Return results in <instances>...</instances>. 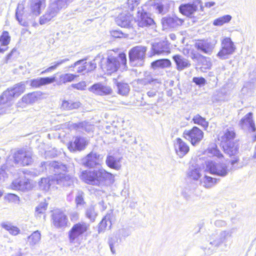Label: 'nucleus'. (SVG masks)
Returning a JSON list of instances; mask_svg holds the SVG:
<instances>
[{"mask_svg": "<svg viewBox=\"0 0 256 256\" xmlns=\"http://www.w3.org/2000/svg\"><path fill=\"white\" fill-rule=\"evenodd\" d=\"M126 55L124 53L117 54L113 50L108 52V57L102 61V68L108 74H112L118 70L119 68L126 69Z\"/></svg>", "mask_w": 256, "mask_h": 256, "instance_id": "nucleus-3", "label": "nucleus"}, {"mask_svg": "<svg viewBox=\"0 0 256 256\" xmlns=\"http://www.w3.org/2000/svg\"><path fill=\"white\" fill-rule=\"evenodd\" d=\"M80 178L86 183L96 186L110 185L114 182V176L104 168L83 171Z\"/></svg>", "mask_w": 256, "mask_h": 256, "instance_id": "nucleus-2", "label": "nucleus"}, {"mask_svg": "<svg viewBox=\"0 0 256 256\" xmlns=\"http://www.w3.org/2000/svg\"><path fill=\"white\" fill-rule=\"evenodd\" d=\"M10 36L7 31H4L0 36V43L1 46H6L10 44Z\"/></svg>", "mask_w": 256, "mask_h": 256, "instance_id": "nucleus-49", "label": "nucleus"}, {"mask_svg": "<svg viewBox=\"0 0 256 256\" xmlns=\"http://www.w3.org/2000/svg\"><path fill=\"white\" fill-rule=\"evenodd\" d=\"M134 22L138 27L143 28L152 26L154 24V20L144 10L143 6L138 8Z\"/></svg>", "mask_w": 256, "mask_h": 256, "instance_id": "nucleus-9", "label": "nucleus"}, {"mask_svg": "<svg viewBox=\"0 0 256 256\" xmlns=\"http://www.w3.org/2000/svg\"><path fill=\"white\" fill-rule=\"evenodd\" d=\"M89 226L88 224L83 222L74 224L69 232L70 242H74L76 238L88 230Z\"/></svg>", "mask_w": 256, "mask_h": 256, "instance_id": "nucleus-12", "label": "nucleus"}, {"mask_svg": "<svg viewBox=\"0 0 256 256\" xmlns=\"http://www.w3.org/2000/svg\"><path fill=\"white\" fill-rule=\"evenodd\" d=\"M86 214V216L92 221H94L96 216V214L93 206H90L87 208Z\"/></svg>", "mask_w": 256, "mask_h": 256, "instance_id": "nucleus-56", "label": "nucleus"}, {"mask_svg": "<svg viewBox=\"0 0 256 256\" xmlns=\"http://www.w3.org/2000/svg\"><path fill=\"white\" fill-rule=\"evenodd\" d=\"M174 148L180 158H183L190 150L188 146L180 138H176L174 141Z\"/></svg>", "mask_w": 256, "mask_h": 256, "instance_id": "nucleus-19", "label": "nucleus"}, {"mask_svg": "<svg viewBox=\"0 0 256 256\" xmlns=\"http://www.w3.org/2000/svg\"><path fill=\"white\" fill-rule=\"evenodd\" d=\"M236 136V132L233 128H230L226 129L223 132L222 135L220 136L218 140L221 141L222 143L225 144L228 142H232V140Z\"/></svg>", "mask_w": 256, "mask_h": 256, "instance_id": "nucleus-31", "label": "nucleus"}, {"mask_svg": "<svg viewBox=\"0 0 256 256\" xmlns=\"http://www.w3.org/2000/svg\"><path fill=\"white\" fill-rule=\"evenodd\" d=\"M120 242L119 238L115 234L109 238L108 244L113 254L116 253V248L118 247Z\"/></svg>", "mask_w": 256, "mask_h": 256, "instance_id": "nucleus-43", "label": "nucleus"}, {"mask_svg": "<svg viewBox=\"0 0 256 256\" xmlns=\"http://www.w3.org/2000/svg\"><path fill=\"white\" fill-rule=\"evenodd\" d=\"M45 6L44 0H32L30 4L32 14L33 16H38L41 10Z\"/></svg>", "mask_w": 256, "mask_h": 256, "instance_id": "nucleus-30", "label": "nucleus"}, {"mask_svg": "<svg viewBox=\"0 0 256 256\" xmlns=\"http://www.w3.org/2000/svg\"><path fill=\"white\" fill-rule=\"evenodd\" d=\"M81 104L79 102L64 100L60 105V108L63 110H72L80 108Z\"/></svg>", "mask_w": 256, "mask_h": 256, "instance_id": "nucleus-37", "label": "nucleus"}, {"mask_svg": "<svg viewBox=\"0 0 256 256\" xmlns=\"http://www.w3.org/2000/svg\"><path fill=\"white\" fill-rule=\"evenodd\" d=\"M113 219V214L111 210L109 213L103 218L99 225V230L102 231L105 230L107 227L110 228L112 221Z\"/></svg>", "mask_w": 256, "mask_h": 256, "instance_id": "nucleus-36", "label": "nucleus"}, {"mask_svg": "<svg viewBox=\"0 0 256 256\" xmlns=\"http://www.w3.org/2000/svg\"><path fill=\"white\" fill-rule=\"evenodd\" d=\"M14 98L10 90L7 89L2 92L0 96V115L10 112Z\"/></svg>", "mask_w": 256, "mask_h": 256, "instance_id": "nucleus-5", "label": "nucleus"}, {"mask_svg": "<svg viewBox=\"0 0 256 256\" xmlns=\"http://www.w3.org/2000/svg\"><path fill=\"white\" fill-rule=\"evenodd\" d=\"M41 96L42 94L40 92H34L26 94L22 97L21 102L19 101L17 103L16 106L18 108H24L25 106H24L23 104H34L40 99Z\"/></svg>", "mask_w": 256, "mask_h": 256, "instance_id": "nucleus-17", "label": "nucleus"}, {"mask_svg": "<svg viewBox=\"0 0 256 256\" xmlns=\"http://www.w3.org/2000/svg\"><path fill=\"white\" fill-rule=\"evenodd\" d=\"M32 154L30 150L22 148L16 150L13 155L16 164L22 166H28L32 162Z\"/></svg>", "mask_w": 256, "mask_h": 256, "instance_id": "nucleus-8", "label": "nucleus"}, {"mask_svg": "<svg viewBox=\"0 0 256 256\" xmlns=\"http://www.w3.org/2000/svg\"><path fill=\"white\" fill-rule=\"evenodd\" d=\"M100 155L95 152L88 154L82 160V164L88 168H94L100 164Z\"/></svg>", "mask_w": 256, "mask_h": 256, "instance_id": "nucleus-21", "label": "nucleus"}, {"mask_svg": "<svg viewBox=\"0 0 256 256\" xmlns=\"http://www.w3.org/2000/svg\"><path fill=\"white\" fill-rule=\"evenodd\" d=\"M75 202L78 208H82L85 202L84 200V192L82 191H78L75 198Z\"/></svg>", "mask_w": 256, "mask_h": 256, "instance_id": "nucleus-50", "label": "nucleus"}, {"mask_svg": "<svg viewBox=\"0 0 256 256\" xmlns=\"http://www.w3.org/2000/svg\"><path fill=\"white\" fill-rule=\"evenodd\" d=\"M78 127L79 128H82V129L84 130L86 132H88L92 130L94 128L93 125H92L88 122H86L80 123L78 125Z\"/></svg>", "mask_w": 256, "mask_h": 256, "instance_id": "nucleus-57", "label": "nucleus"}, {"mask_svg": "<svg viewBox=\"0 0 256 256\" xmlns=\"http://www.w3.org/2000/svg\"><path fill=\"white\" fill-rule=\"evenodd\" d=\"M236 230V228H232L228 230L221 231L218 237L210 242V244L216 248L222 245L225 248H228L230 245L229 242L232 236V234Z\"/></svg>", "mask_w": 256, "mask_h": 256, "instance_id": "nucleus-7", "label": "nucleus"}, {"mask_svg": "<svg viewBox=\"0 0 256 256\" xmlns=\"http://www.w3.org/2000/svg\"><path fill=\"white\" fill-rule=\"evenodd\" d=\"M55 77L38 78L36 79L31 80L30 85L34 88H39L41 86L46 85L54 82Z\"/></svg>", "mask_w": 256, "mask_h": 256, "instance_id": "nucleus-27", "label": "nucleus"}, {"mask_svg": "<svg viewBox=\"0 0 256 256\" xmlns=\"http://www.w3.org/2000/svg\"><path fill=\"white\" fill-rule=\"evenodd\" d=\"M53 224L56 228H64L66 226L68 222L66 216L62 212H56L52 217Z\"/></svg>", "mask_w": 256, "mask_h": 256, "instance_id": "nucleus-23", "label": "nucleus"}, {"mask_svg": "<svg viewBox=\"0 0 256 256\" xmlns=\"http://www.w3.org/2000/svg\"><path fill=\"white\" fill-rule=\"evenodd\" d=\"M154 8L158 14H164L168 11L167 2L163 0H154L152 2Z\"/></svg>", "mask_w": 256, "mask_h": 256, "instance_id": "nucleus-33", "label": "nucleus"}, {"mask_svg": "<svg viewBox=\"0 0 256 256\" xmlns=\"http://www.w3.org/2000/svg\"><path fill=\"white\" fill-rule=\"evenodd\" d=\"M216 182L214 178L206 176L204 179V185L206 188H209L214 186Z\"/></svg>", "mask_w": 256, "mask_h": 256, "instance_id": "nucleus-52", "label": "nucleus"}, {"mask_svg": "<svg viewBox=\"0 0 256 256\" xmlns=\"http://www.w3.org/2000/svg\"><path fill=\"white\" fill-rule=\"evenodd\" d=\"M162 22L163 27L165 28H174L182 25L183 20L176 16L165 17L162 19Z\"/></svg>", "mask_w": 256, "mask_h": 256, "instance_id": "nucleus-24", "label": "nucleus"}, {"mask_svg": "<svg viewBox=\"0 0 256 256\" xmlns=\"http://www.w3.org/2000/svg\"><path fill=\"white\" fill-rule=\"evenodd\" d=\"M5 198L9 202H18L20 200L19 197L14 194H8L6 196Z\"/></svg>", "mask_w": 256, "mask_h": 256, "instance_id": "nucleus-60", "label": "nucleus"}, {"mask_svg": "<svg viewBox=\"0 0 256 256\" xmlns=\"http://www.w3.org/2000/svg\"><path fill=\"white\" fill-rule=\"evenodd\" d=\"M180 12L187 16L191 17L192 15V4H185L179 7Z\"/></svg>", "mask_w": 256, "mask_h": 256, "instance_id": "nucleus-47", "label": "nucleus"}, {"mask_svg": "<svg viewBox=\"0 0 256 256\" xmlns=\"http://www.w3.org/2000/svg\"><path fill=\"white\" fill-rule=\"evenodd\" d=\"M47 204L46 203H40L36 208V212L38 214H42L46 210Z\"/></svg>", "mask_w": 256, "mask_h": 256, "instance_id": "nucleus-64", "label": "nucleus"}, {"mask_svg": "<svg viewBox=\"0 0 256 256\" xmlns=\"http://www.w3.org/2000/svg\"><path fill=\"white\" fill-rule=\"evenodd\" d=\"M88 144V140L84 137L76 136L68 144V148L70 152L81 151L84 150Z\"/></svg>", "mask_w": 256, "mask_h": 256, "instance_id": "nucleus-15", "label": "nucleus"}, {"mask_svg": "<svg viewBox=\"0 0 256 256\" xmlns=\"http://www.w3.org/2000/svg\"><path fill=\"white\" fill-rule=\"evenodd\" d=\"M2 228L8 231L9 233L13 236H16L20 233V230L17 226L12 225L10 222H3L0 224Z\"/></svg>", "mask_w": 256, "mask_h": 256, "instance_id": "nucleus-39", "label": "nucleus"}, {"mask_svg": "<svg viewBox=\"0 0 256 256\" xmlns=\"http://www.w3.org/2000/svg\"><path fill=\"white\" fill-rule=\"evenodd\" d=\"M116 86L120 94L126 96L129 92L130 86L127 84L118 82Z\"/></svg>", "mask_w": 256, "mask_h": 256, "instance_id": "nucleus-48", "label": "nucleus"}, {"mask_svg": "<svg viewBox=\"0 0 256 256\" xmlns=\"http://www.w3.org/2000/svg\"><path fill=\"white\" fill-rule=\"evenodd\" d=\"M44 167L54 174L56 184L62 186H70L72 184L74 178L72 175L66 174L68 171L66 165L55 161L44 162L40 166L38 174L44 171Z\"/></svg>", "mask_w": 256, "mask_h": 256, "instance_id": "nucleus-1", "label": "nucleus"}, {"mask_svg": "<svg viewBox=\"0 0 256 256\" xmlns=\"http://www.w3.org/2000/svg\"><path fill=\"white\" fill-rule=\"evenodd\" d=\"M54 184H56L54 175L47 178H42L39 183L40 188L44 191H48L50 186Z\"/></svg>", "mask_w": 256, "mask_h": 256, "instance_id": "nucleus-35", "label": "nucleus"}, {"mask_svg": "<svg viewBox=\"0 0 256 256\" xmlns=\"http://www.w3.org/2000/svg\"><path fill=\"white\" fill-rule=\"evenodd\" d=\"M69 60L68 58H64L62 60H58L56 62H55L54 64V65L50 66L49 68L46 69L42 71L41 74H44L46 72H50L53 70H54L56 69L58 66L62 64L68 62Z\"/></svg>", "mask_w": 256, "mask_h": 256, "instance_id": "nucleus-51", "label": "nucleus"}, {"mask_svg": "<svg viewBox=\"0 0 256 256\" xmlns=\"http://www.w3.org/2000/svg\"><path fill=\"white\" fill-rule=\"evenodd\" d=\"M88 90L100 96L108 94L112 92V90L110 87L100 83L94 84L89 88Z\"/></svg>", "mask_w": 256, "mask_h": 256, "instance_id": "nucleus-26", "label": "nucleus"}, {"mask_svg": "<svg viewBox=\"0 0 256 256\" xmlns=\"http://www.w3.org/2000/svg\"><path fill=\"white\" fill-rule=\"evenodd\" d=\"M28 82V81L25 82H21L16 84L12 87L8 88L10 90L13 96L18 97L22 94L26 90V84Z\"/></svg>", "mask_w": 256, "mask_h": 256, "instance_id": "nucleus-34", "label": "nucleus"}, {"mask_svg": "<svg viewBox=\"0 0 256 256\" xmlns=\"http://www.w3.org/2000/svg\"><path fill=\"white\" fill-rule=\"evenodd\" d=\"M146 47L142 46H135L129 52L130 62L134 66H142L145 58Z\"/></svg>", "mask_w": 256, "mask_h": 256, "instance_id": "nucleus-4", "label": "nucleus"}, {"mask_svg": "<svg viewBox=\"0 0 256 256\" xmlns=\"http://www.w3.org/2000/svg\"><path fill=\"white\" fill-rule=\"evenodd\" d=\"M172 63L168 59H160L156 60L152 63V66L154 68H166L171 66Z\"/></svg>", "mask_w": 256, "mask_h": 256, "instance_id": "nucleus-41", "label": "nucleus"}, {"mask_svg": "<svg viewBox=\"0 0 256 256\" xmlns=\"http://www.w3.org/2000/svg\"><path fill=\"white\" fill-rule=\"evenodd\" d=\"M192 184V170L189 169L186 173L183 182L182 194L187 200L191 198Z\"/></svg>", "mask_w": 256, "mask_h": 256, "instance_id": "nucleus-14", "label": "nucleus"}, {"mask_svg": "<svg viewBox=\"0 0 256 256\" xmlns=\"http://www.w3.org/2000/svg\"><path fill=\"white\" fill-rule=\"evenodd\" d=\"M232 18L231 16L226 14L215 19L213 22L214 26H222L225 24L229 22Z\"/></svg>", "mask_w": 256, "mask_h": 256, "instance_id": "nucleus-44", "label": "nucleus"}, {"mask_svg": "<svg viewBox=\"0 0 256 256\" xmlns=\"http://www.w3.org/2000/svg\"><path fill=\"white\" fill-rule=\"evenodd\" d=\"M236 46L230 38H226L222 40L221 49L216 56L221 60H226L234 54Z\"/></svg>", "mask_w": 256, "mask_h": 256, "instance_id": "nucleus-6", "label": "nucleus"}, {"mask_svg": "<svg viewBox=\"0 0 256 256\" xmlns=\"http://www.w3.org/2000/svg\"><path fill=\"white\" fill-rule=\"evenodd\" d=\"M41 239V234L39 231L36 230L28 238V242L30 246L38 244Z\"/></svg>", "mask_w": 256, "mask_h": 256, "instance_id": "nucleus-40", "label": "nucleus"}, {"mask_svg": "<svg viewBox=\"0 0 256 256\" xmlns=\"http://www.w3.org/2000/svg\"><path fill=\"white\" fill-rule=\"evenodd\" d=\"M11 187L14 190L24 191L30 189L31 184L30 180L22 174L18 178L13 181Z\"/></svg>", "mask_w": 256, "mask_h": 256, "instance_id": "nucleus-18", "label": "nucleus"}, {"mask_svg": "<svg viewBox=\"0 0 256 256\" xmlns=\"http://www.w3.org/2000/svg\"><path fill=\"white\" fill-rule=\"evenodd\" d=\"M72 88L80 90H83L86 89V82L84 81H82L78 83L77 84H73L71 85Z\"/></svg>", "mask_w": 256, "mask_h": 256, "instance_id": "nucleus-59", "label": "nucleus"}, {"mask_svg": "<svg viewBox=\"0 0 256 256\" xmlns=\"http://www.w3.org/2000/svg\"><path fill=\"white\" fill-rule=\"evenodd\" d=\"M204 137V132L197 127L193 126V146L199 142Z\"/></svg>", "mask_w": 256, "mask_h": 256, "instance_id": "nucleus-45", "label": "nucleus"}, {"mask_svg": "<svg viewBox=\"0 0 256 256\" xmlns=\"http://www.w3.org/2000/svg\"><path fill=\"white\" fill-rule=\"evenodd\" d=\"M193 122L194 124H197L204 128H206L208 126V124L206 122V120L198 114L196 115L193 118Z\"/></svg>", "mask_w": 256, "mask_h": 256, "instance_id": "nucleus-53", "label": "nucleus"}, {"mask_svg": "<svg viewBox=\"0 0 256 256\" xmlns=\"http://www.w3.org/2000/svg\"><path fill=\"white\" fill-rule=\"evenodd\" d=\"M72 1V0H57L56 3L55 4L56 5L58 8H62Z\"/></svg>", "mask_w": 256, "mask_h": 256, "instance_id": "nucleus-63", "label": "nucleus"}, {"mask_svg": "<svg viewBox=\"0 0 256 256\" xmlns=\"http://www.w3.org/2000/svg\"><path fill=\"white\" fill-rule=\"evenodd\" d=\"M183 136L192 144V129L185 130L183 133Z\"/></svg>", "mask_w": 256, "mask_h": 256, "instance_id": "nucleus-62", "label": "nucleus"}, {"mask_svg": "<svg viewBox=\"0 0 256 256\" xmlns=\"http://www.w3.org/2000/svg\"><path fill=\"white\" fill-rule=\"evenodd\" d=\"M58 7L56 4H53L48 9L47 12L40 18V24H44L50 21L54 17L57 12Z\"/></svg>", "mask_w": 256, "mask_h": 256, "instance_id": "nucleus-25", "label": "nucleus"}, {"mask_svg": "<svg viewBox=\"0 0 256 256\" xmlns=\"http://www.w3.org/2000/svg\"><path fill=\"white\" fill-rule=\"evenodd\" d=\"M140 0H128L126 5L128 8L132 10L134 8L136 7L140 4Z\"/></svg>", "mask_w": 256, "mask_h": 256, "instance_id": "nucleus-58", "label": "nucleus"}, {"mask_svg": "<svg viewBox=\"0 0 256 256\" xmlns=\"http://www.w3.org/2000/svg\"><path fill=\"white\" fill-rule=\"evenodd\" d=\"M206 165V170L212 174L224 176L228 173L227 167L224 164H218L212 161H208Z\"/></svg>", "mask_w": 256, "mask_h": 256, "instance_id": "nucleus-13", "label": "nucleus"}, {"mask_svg": "<svg viewBox=\"0 0 256 256\" xmlns=\"http://www.w3.org/2000/svg\"><path fill=\"white\" fill-rule=\"evenodd\" d=\"M78 76L76 74L70 73L62 74L60 76V82L62 84L72 82Z\"/></svg>", "mask_w": 256, "mask_h": 256, "instance_id": "nucleus-46", "label": "nucleus"}, {"mask_svg": "<svg viewBox=\"0 0 256 256\" xmlns=\"http://www.w3.org/2000/svg\"><path fill=\"white\" fill-rule=\"evenodd\" d=\"M196 11L203 12L200 0H193V18L195 17V13Z\"/></svg>", "mask_w": 256, "mask_h": 256, "instance_id": "nucleus-55", "label": "nucleus"}, {"mask_svg": "<svg viewBox=\"0 0 256 256\" xmlns=\"http://www.w3.org/2000/svg\"><path fill=\"white\" fill-rule=\"evenodd\" d=\"M24 4L19 3L18 5L16 12V16L20 24L22 26H26V22H23L28 17V14L24 10Z\"/></svg>", "mask_w": 256, "mask_h": 256, "instance_id": "nucleus-29", "label": "nucleus"}, {"mask_svg": "<svg viewBox=\"0 0 256 256\" xmlns=\"http://www.w3.org/2000/svg\"><path fill=\"white\" fill-rule=\"evenodd\" d=\"M222 147L226 154H227L230 156H234L233 160L230 161L232 166L236 169L239 168V166H235V164L239 160L238 157L237 156L239 149L238 142L234 141L230 142L223 145Z\"/></svg>", "mask_w": 256, "mask_h": 256, "instance_id": "nucleus-11", "label": "nucleus"}, {"mask_svg": "<svg viewBox=\"0 0 256 256\" xmlns=\"http://www.w3.org/2000/svg\"><path fill=\"white\" fill-rule=\"evenodd\" d=\"M115 234L119 238L120 241H122V239L128 236L130 232L128 230L122 228L118 230Z\"/></svg>", "mask_w": 256, "mask_h": 256, "instance_id": "nucleus-54", "label": "nucleus"}, {"mask_svg": "<svg viewBox=\"0 0 256 256\" xmlns=\"http://www.w3.org/2000/svg\"><path fill=\"white\" fill-rule=\"evenodd\" d=\"M138 84L146 85L148 84H155L160 83L158 80L154 78L151 74L149 72H146L144 74V78L138 80Z\"/></svg>", "mask_w": 256, "mask_h": 256, "instance_id": "nucleus-38", "label": "nucleus"}, {"mask_svg": "<svg viewBox=\"0 0 256 256\" xmlns=\"http://www.w3.org/2000/svg\"><path fill=\"white\" fill-rule=\"evenodd\" d=\"M170 52V48L167 42L162 41L152 44L150 56H152L154 54H168Z\"/></svg>", "mask_w": 256, "mask_h": 256, "instance_id": "nucleus-20", "label": "nucleus"}, {"mask_svg": "<svg viewBox=\"0 0 256 256\" xmlns=\"http://www.w3.org/2000/svg\"><path fill=\"white\" fill-rule=\"evenodd\" d=\"M252 115L251 112L247 114L240 120L239 125L244 130H248L250 132L256 133L255 138L256 139V128L252 118Z\"/></svg>", "mask_w": 256, "mask_h": 256, "instance_id": "nucleus-16", "label": "nucleus"}, {"mask_svg": "<svg viewBox=\"0 0 256 256\" xmlns=\"http://www.w3.org/2000/svg\"><path fill=\"white\" fill-rule=\"evenodd\" d=\"M173 60L176 64V69L179 71L183 70L184 68L190 66V64L186 59L178 54L174 56H173Z\"/></svg>", "mask_w": 256, "mask_h": 256, "instance_id": "nucleus-32", "label": "nucleus"}, {"mask_svg": "<svg viewBox=\"0 0 256 256\" xmlns=\"http://www.w3.org/2000/svg\"><path fill=\"white\" fill-rule=\"evenodd\" d=\"M122 156L115 155H108L106 157V162L110 168L118 170L122 168Z\"/></svg>", "mask_w": 256, "mask_h": 256, "instance_id": "nucleus-22", "label": "nucleus"}, {"mask_svg": "<svg viewBox=\"0 0 256 256\" xmlns=\"http://www.w3.org/2000/svg\"><path fill=\"white\" fill-rule=\"evenodd\" d=\"M110 34L112 37L116 38H124L127 36L126 34H124L120 30H112L110 32Z\"/></svg>", "mask_w": 256, "mask_h": 256, "instance_id": "nucleus-61", "label": "nucleus"}, {"mask_svg": "<svg viewBox=\"0 0 256 256\" xmlns=\"http://www.w3.org/2000/svg\"><path fill=\"white\" fill-rule=\"evenodd\" d=\"M132 18V16L128 14H122L117 17L116 22L121 27L128 28L130 26Z\"/></svg>", "mask_w": 256, "mask_h": 256, "instance_id": "nucleus-28", "label": "nucleus"}, {"mask_svg": "<svg viewBox=\"0 0 256 256\" xmlns=\"http://www.w3.org/2000/svg\"><path fill=\"white\" fill-rule=\"evenodd\" d=\"M216 40L209 39L198 40L194 44L195 48L199 52L210 55L213 52L216 44Z\"/></svg>", "mask_w": 256, "mask_h": 256, "instance_id": "nucleus-10", "label": "nucleus"}, {"mask_svg": "<svg viewBox=\"0 0 256 256\" xmlns=\"http://www.w3.org/2000/svg\"><path fill=\"white\" fill-rule=\"evenodd\" d=\"M208 154L209 156H214L220 160H222L224 158L223 155L218 149L217 146L215 144H212L208 149Z\"/></svg>", "mask_w": 256, "mask_h": 256, "instance_id": "nucleus-42", "label": "nucleus"}]
</instances>
